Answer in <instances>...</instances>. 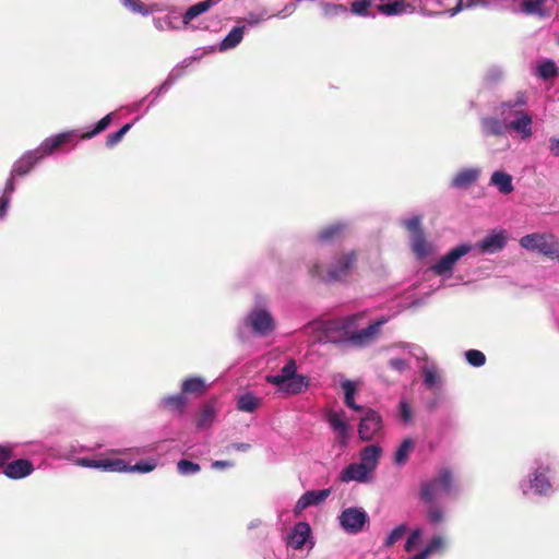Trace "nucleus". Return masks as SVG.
I'll list each match as a JSON object with an SVG mask.
<instances>
[{"label": "nucleus", "instance_id": "obj_54", "mask_svg": "<svg viewBox=\"0 0 559 559\" xmlns=\"http://www.w3.org/2000/svg\"><path fill=\"white\" fill-rule=\"evenodd\" d=\"M400 416L404 423H409L412 420V409L408 403L405 400H402L399 405Z\"/></svg>", "mask_w": 559, "mask_h": 559}, {"label": "nucleus", "instance_id": "obj_29", "mask_svg": "<svg viewBox=\"0 0 559 559\" xmlns=\"http://www.w3.org/2000/svg\"><path fill=\"white\" fill-rule=\"evenodd\" d=\"M489 185L497 188L502 194H509L514 190L512 176L503 170L493 171Z\"/></svg>", "mask_w": 559, "mask_h": 559}, {"label": "nucleus", "instance_id": "obj_61", "mask_svg": "<svg viewBox=\"0 0 559 559\" xmlns=\"http://www.w3.org/2000/svg\"><path fill=\"white\" fill-rule=\"evenodd\" d=\"M234 464L230 461H214L212 463V468L214 469H223L227 467H231Z\"/></svg>", "mask_w": 559, "mask_h": 559}, {"label": "nucleus", "instance_id": "obj_49", "mask_svg": "<svg viewBox=\"0 0 559 559\" xmlns=\"http://www.w3.org/2000/svg\"><path fill=\"white\" fill-rule=\"evenodd\" d=\"M403 226L409 231L411 236L423 233L421 229V217L419 215H413L411 217H407L403 219L402 222Z\"/></svg>", "mask_w": 559, "mask_h": 559}, {"label": "nucleus", "instance_id": "obj_24", "mask_svg": "<svg viewBox=\"0 0 559 559\" xmlns=\"http://www.w3.org/2000/svg\"><path fill=\"white\" fill-rule=\"evenodd\" d=\"M381 455L382 448L379 444H369L360 451V463L373 474Z\"/></svg>", "mask_w": 559, "mask_h": 559}, {"label": "nucleus", "instance_id": "obj_32", "mask_svg": "<svg viewBox=\"0 0 559 559\" xmlns=\"http://www.w3.org/2000/svg\"><path fill=\"white\" fill-rule=\"evenodd\" d=\"M245 29L246 25L235 26L221 41L218 50L223 52L237 47L243 38Z\"/></svg>", "mask_w": 559, "mask_h": 559}, {"label": "nucleus", "instance_id": "obj_2", "mask_svg": "<svg viewBox=\"0 0 559 559\" xmlns=\"http://www.w3.org/2000/svg\"><path fill=\"white\" fill-rule=\"evenodd\" d=\"M368 312L359 311L336 320H329L321 323V328L328 333L326 337L333 340L331 333H338L349 345L355 347H367L379 337L381 328L388 322L381 318L368 323Z\"/></svg>", "mask_w": 559, "mask_h": 559}, {"label": "nucleus", "instance_id": "obj_40", "mask_svg": "<svg viewBox=\"0 0 559 559\" xmlns=\"http://www.w3.org/2000/svg\"><path fill=\"white\" fill-rule=\"evenodd\" d=\"M98 469L123 473L128 471V463L121 459H99Z\"/></svg>", "mask_w": 559, "mask_h": 559}, {"label": "nucleus", "instance_id": "obj_30", "mask_svg": "<svg viewBox=\"0 0 559 559\" xmlns=\"http://www.w3.org/2000/svg\"><path fill=\"white\" fill-rule=\"evenodd\" d=\"M215 4V1L213 0H205L201 1L199 3H195L191 5L181 16V24L183 28L189 27L191 22L197 19L199 15L205 13L209 11L213 5Z\"/></svg>", "mask_w": 559, "mask_h": 559}, {"label": "nucleus", "instance_id": "obj_55", "mask_svg": "<svg viewBox=\"0 0 559 559\" xmlns=\"http://www.w3.org/2000/svg\"><path fill=\"white\" fill-rule=\"evenodd\" d=\"M389 366L394 369V370H397L400 372L404 371L407 367H408V364L405 359L403 358H391L389 360Z\"/></svg>", "mask_w": 559, "mask_h": 559}, {"label": "nucleus", "instance_id": "obj_25", "mask_svg": "<svg viewBox=\"0 0 559 559\" xmlns=\"http://www.w3.org/2000/svg\"><path fill=\"white\" fill-rule=\"evenodd\" d=\"M479 175L480 169L477 167L463 168L453 177L451 186L456 189H466L478 179Z\"/></svg>", "mask_w": 559, "mask_h": 559}, {"label": "nucleus", "instance_id": "obj_36", "mask_svg": "<svg viewBox=\"0 0 559 559\" xmlns=\"http://www.w3.org/2000/svg\"><path fill=\"white\" fill-rule=\"evenodd\" d=\"M206 388L205 381L201 377H191L182 381L181 392L183 394H202Z\"/></svg>", "mask_w": 559, "mask_h": 559}, {"label": "nucleus", "instance_id": "obj_3", "mask_svg": "<svg viewBox=\"0 0 559 559\" xmlns=\"http://www.w3.org/2000/svg\"><path fill=\"white\" fill-rule=\"evenodd\" d=\"M528 99V93L520 90L497 107L499 116L508 122L510 132L521 140H528L533 135V116L526 108Z\"/></svg>", "mask_w": 559, "mask_h": 559}, {"label": "nucleus", "instance_id": "obj_48", "mask_svg": "<svg viewBox=\"0 0 559 559\" xmlns=\"http://www.w3.org/2000/svg\"><path fill=\"white\" fill-rule=\"evenodd\" d=\"M467 362L473 367H481L486 362V356L483 352L477 349H469L465 352Z\"/></svg>", "mask_w": 559, "mask_h": 559}, {"label": "nucleus", "instance_id": "obj_60", "mask_svg": "<svg viewBox=\"0 0 559 559\" xmlns=\"http://www.w3.org/2000/svg\"><path fill=\"white\" fill-rule=\"evenodd\" d=\"M549 152L555 157H559V138L549 139Z\"/></svg>", "mask_w": 559, "mask_h": 559}, {"label": "nucleus", "instance_id": "obj_34", "mask_svg": "<svg viewBox=\"0 0 559 559\" xmlns=\"http://www.w3.org/2000/svg\"><path fill=\"white\" fill-rule=\"evenodd\" d=\"M262 400L251 392L241 394L237 399V408L241 412L253 413L260 405Z\"/></svg>", "mask_w": 559, "mask_h": 559}, {"label": "nucleus", "instance_id": "obj_58", "mask_svg": "<svg viewBox=\"0 0 559 559\" xmlns=\"http://www.w3.org/2000/svg\"><path fill=\"white\" fill-rule=\"evenodd\" d=\"M14 178L15 177H12V174H11L9 179L5 182L2 197H9L11 199V195L15 191Z\"/></svg>", "mask_w": 559, "mask_h": 559}, {"label": "nucleus", "instance_id": "obj_14", "mask_svg": "<svg viewBox=\"0 0 559 559\" xmlns=\"http://www.w3.org/2000/svg\"><path fill=\"white\" fill-rule=\"evenodd\" d=\"M381 428L382 420L380 415L372 409H368L365 412L359 423V438L364 441H370L379 433Z\"/></svg>", "mask_w": 559, "mask_h": 559}, {"label": "nucleus", "instance_id": "obj_7", "mask_svg": "<svg viewBox=\"0 0 559 559\" xmlns=\"http://www.w3.org/2000/svg\"><path fill=\"white\" fill-rule=\"evenodd\" d=\"M355 263V252H344L336 255L326 270L323 269L321 263L313 262L309 266V273L312 277L325 283L343 282L350 275Z\"/></svg>", "mask_w": 559, "mask_h": 559}, {"label": "nucleus", "instance_id": "obj_43", "mask_svg": "<svg viewBox=\"0 0 559 559\" xmlns=\"http://www.w3.org/2000/svg\"><path fill=\"white\" fill-rule=\"evenodd\" d=\"M112 116H114L112 112L106 115L104 118H102L96 123L95 128L92 131L82 133L80 136L84 140H88V139H92L93 136L97 135L98 133L103 132L104 130H106L109 127V124L112 120Z\"/></svg>", "mask_w": 559, "mask_h": 559}, {"label": "nucleus", "instance_id": "obj_18", "mask_svg": "<svg viewBox=\"0 0 559 559\" xmlns=\"http://www.w3.org/2000/svg\"><path fill=\"white\" fill-rule=\"evenodd\" d=\"M326 420L336 435L337 440L343 445L346 444L349 437V425L344 412L331 411L326 415Z\"/></svg>", "mask_w": 559, "mask_h": 559}, {"label": "nucleus", "instance_id": "obj_45", "mask_svg": "<svg viewBox=\"0 0 559 559\" xmlns=\"http://www.w3.org/2000/svg\"><path fill=\"white\" fill-rule=\"evenodd\" d=\"M426 504L428 506L427 519L430 523L439 524L444 521L445 512L441 507L437 506L436 502Z\"/></svg>", "mask_w": 559, "mask_h": 559}, {"label": "nucleus", "instance_id": "obj_9", "mask_svg": "<svg viewBox=\"0 0 559 559\" xmlns=\"http://www.w3.org/2000/svg\"><path fill=\"white\" fill-rule=\"evenodd\" d=\"M245 324L249 326L252 332L260 336H266L273 332L275 328L274 319L267 309L266 299L258 296L252 310L247 314Z\"/></svg>", "mask_w": 559, "mask_h": 559}, {"label": "nucleus", "instance_id": "obj_12", "mask_svg": "<svg viewBox=\"0 0 559 559\" xmlns=\"http://www.w3.org/2000/svg\"><path fill=\"white\" fill-rule=\"evenodd\" d=\"M340 525L349 534L359 533L368 522V514L361 508H347L338 516Z\"/></svg>", "mask_w": 559, "mask_h": 559}, {"label": "nucleus", "instance_id": "obj_31", "mask_svg": "<svg viewBox=\"0 0 559 559\" xmlns=\"http://www.w3.org/2000/svg\"><path fill=\"white\" fill-rule=\"evenodd\" d=\"M155 27L158 31H177L183 29L180 15L171 11L163 17H154Z\"/></svg>", "mask_w": 559, "mask_h": 559}, {"label": "nucleus", "instance_id": "obj_27", "mask_svg": "<svg viewBox=\"0 0 559 559\" xmlns=\"http://www.w3.org/2000/svg\"><path fill=\"white\" fill-rule=\"evenodd\" d=\"M347 230V225L342 222L333 223L326 227H324L318 234V240L321 243H330L341 239Z\"/></svg>", "mask_w": 559, "mask_h": 559}, {"label": "nucleus", "instance_id": "obj_13", "mask_svg": "<svg viewBox=\"0 0 559 559\" xmlns=\"http://www.w3.org/2000/svg\"><path fill=\"white\" fill-rule=\"evenodd\" d=\"M508 242V231L502 228L492 229L480 241L473 245L481 253L493 254L504 249Z\"/></svg>", "mask_w": 559, "mask_h": 559}, {"label": "nucleus", "instance_id": "obj_33", "mask_svg": "<svg viewBox=\"0 0 559 559\" xmlns=\"http://www.w3.org/2000/svg\"><path fill=\"white\" fill-rule=\"evenodd\" d=\"M411 248L418 258H425L431 252V245L426 240L423 233H417L411 236Z\"/></svg>", "mask_w": 559, "mask_h": 559}, {"label": "nucleus", "instance_id": "obj_44", "mask_svg": "<svg viewBox=\"0 0 559 559\" xmlns=\"http://www.w3.org/2000/svg\"><path fill=\"white\" fill-rule=\"evenodd\" d=\"M112 116H114L112 112L106 115L104 118H102L96 123L95 128L92 131L82 133L80 136L84 140H88V139H92L93 136L97 135L98 133L103 132L104 130H106L109 127V124L112 120Z\"/></svg>", "mask_w": 559, "mask_h": 559}, {"label": "nucleus", "instance_id": "obj_35", "mask_svg": "<svg viewBox=\"0 0 559 559\" xmlns=\"http://www.w3.org/2000/svg\"><path fill=\"white\" fill-rule=\"evenodd\" d=\"M319 5L321 14L326 19H333L348 13L347 7L342 3L320 1Z\"/></svg>", "mask_w": 559, "mask_h": 559}, {"label": "nucleus", "instance_id": "obj_53", "mask_svg": "<svg viewBox=\"0 0 559 559\" xmlns=\"http://www.w3.org/2000/svg\"><path fill=\"white\" fill-rule=\"evenodd\" d=\"M13 444H0V466H5L7 462L13 456Z\"/></svg>", "mask_w": 559, "mask_h": 559}, {"label": "nucleus", "instance_id": "obj_41", "mask_svg": "<svg viewBox=\"0 0 559 559\" xmlns=\"http://www.w3.org/2000/svg\"><path fill=\"white\" fill-rule=\"evenodd\" d=\"M408 532V527L406 524H400L395 526L386 536L384 540L385 547H392L394 544L400 542Z\"/></svg>", "mask_w": 559, "mask_h": 559}, {"label": "nucleus", "instance_id": "obj_17", "mask_svg": "<svg viewBox=\"0 0 559 559\" xmlns=\"http://www.w3.org/2000/svg\"><path fill=\"white\" fill-rule=\"evenodd\" d=\"M373 474L368 471L360 462L350 463L340 473V479L343 483L356 481L359 484L369 483Z\"/></svg>", "mask_w": 559, "mask_h": 559}, {"label": "nucleus", "instance_id": "obj_62", "mask_svg": "<svg viewBox=\"0 0 559 559\" xmlns=\"http://www.w3.org/2000/svg\"><path fill=\"white\" fill-rule=\"evenodd\" d=\"M429 557L420 550L419 552L415 554L414 556L409 557L408 559H428Z\"/></svg>", "mask_w": 559, "mask_h": 559}, {"label": "nucleus", "instance_id": "obj_46", "mask_svg": "<svg viewBox=\"0 0 559 559\" xmlns=\"http://www.w3.org/2000/svg\"><path fill=\"white\" fill-rule=\"evenodd\" d=\"M157 466V463L155 460H145L140 461L134 465H130L128 463V471L127 472H135V473H150Z\"/></svg>", "mask_w": 559, "mask_h": 559}, {"label": "nucleus", "instance_id": "obj_20", "mask_svg": "<svg viewBox=\"0 0 559 559\" xmlns=\"http://www.w3.org/2000/svg\"><path fill=\"white\" fill-rule=\"evenodd\" d=\"M554 1L555 0H522L520 11L526 15L548 19L552 14V5L549 3Z\"/></svg>", "mask_w": 559, "mask_h": 559}, {"label": "nucleus", "instance_id": "obj_52", "mask_svg": "<svg viewBox=\"0 0 559 559\" xmlns=\"http://www.w3.org/2000/svg\"><path fill=\"white\" fill-rule=\"evenodd\" d=\"M123 5L131 10L134 13H140L142 15H147L150 13L148 10L144 8V5L136 0H121Z\"/></svg>", "mask_w": 559, "mask_h": 559}, {"label": "nucleus", "instance_id": "obj_28", "mask_svg": "<svg viewBox=\"0 0 559 559\" xmlns=\"http://www.w3.org/2000/svg\"><path fill=\"white\" fill-rule=\"evenodd\" d=\"M340 377V384L344 393V403L345 405L356 412H360L362 407L355 403V395L358 390V384L355 381L345 379L343 376Z\"/></svg>", "mask_w": 559, "mask_h": 559}, {"label": "nucleus", "instance_id": "obj_39", "mask_svg": "<svg viewBox=\"0 0 559 559\" xmlns=\"http://www.w3.org/2000/svg\"><path fill=\"white\" fill-rule=\"evenodd\" d=\"M160 404L165 408L182 413L185 411V408H186V405H187V399H186L185 394L181 392V393H178V394H175V395H170V396L164 397L162 400Z\"/></svg>", "mask_w": 559, "mask_h": 559}, {"label": "nucleus", "instance_id": "obj_1", "mask_svg": "<svg viewBox=\"0 0 559 559\" xmlns=\"http://www.w3.org/2000/svg\"><path fill=\"white\" fill-rule=\"evenodd\" d=\"M376 9L385 16L420 12L424 15L454 16L463 10V0H353L350 12L359 16L372 15Z\"/></svg>", "mask_w": 559, "mask_h": 559}, {"label": "nucleus", "instance_id": "obj_47", "mask_svg": "<svg viewBox=\"0 0 559 559\" xmlns=\"http://www.w3.org/2000/svg\"><path fill=\"white\" fill-rule=\"evenodd\" d=\"M421 536H423V530L421 528H415L413 531L409 532L407 538H406V542H405V545H404V549L406 552H412L413 550L416 549L418 543L420 542L421 539Z\"/></svg>", "mask_w": 559, "mask_h": 559}, {"label": "nucleus", "instance_id": "obj_11", "mask_svg": "<svg viewBox=\"0 0 559 559\" xmlns=\"http://www.w3.org/2000/svg\"><path fill=\"white\" fill-rule=\"evenodd\" d=\"M473 249L474 247L472 243H461L445 253L437 263L432 265L431 270L439 276L450 277L459 260L469 253Z\"/></svg>", "mask_w": 559, "mask_h": 559}, {"label": "nucleus", "instance_id": "obj_4", "mask_svg": "<svg viewBox=\"0 0 559 559\" xmlns=\"http://www.w3.org/2000/svg\"><path fill=\"white\" fill-rule=\"evenodd\" d=\"M555 464L549 459H536L526 477L520 480L519 488L523 496L550 497L555 492L551 475Z\"/></svg>", "mask_w": 559, "mask_h": 559}, {"label": "nucleus", "instance_id": "obj_26", "mask_svg": "<svg viewBox=\"0 0 559 559\" xmlns=\"http://www.w3.org/2000/svg\"><path fill=\"white\" fill-rule=\"evenodd\" d=\"M420 369L424 377V384L428 389L433 390L440 385L441 376L438 367L433 361L429 360L428 358H425L423 365L420 366Z\"/></svg>", "mask_w": 559, "mask_h": 559}, {"label": "nucleus", "instance_id": "obj_5", "mask_svg": "<svg viewBox=\"0 0 559 559\" xmlns=\"http://www.w3.org/2000/svg\"><path fill=\"white\" fill-rule=\"evenodd\" d=\"M78 135V130H69L45 139L38 147L26 152L15 162L11 170L12 177L28 174L39 160L52 154L56 150Z\"/></svg>", "mask_w": 559, "mask_h": 559}, {"label": "nucleus", "instance_id": "obj_23", "mask_svg": "<svg viewBox=\"0 0 559 559\" xmlns=\"http://www.w3.org/2000/svg\"><path fill=\"white\" fill-rule=\"evenodd\" d=\"M481 132L486 136H500L510 132L508 122L503 118L484 117L480 120Z\"/></svg>", "mask_w": 559, "mask_h": 559}, {"label": "nucleus", "instance_id": "obj_15", "mask_svg": "<svg viewBox=\"0 0 559 559\" xmlns=\"http://www.w3.org/2000/svg\"><path fill=\"white\" fill-rule=\"evenodd\" d=\"M295 9H296V5L294 3H290V4L285 5V8L282 11H280L278 13H270L266 8L261 7L254 11L249 12L246 15V17H243L240 22H243L246 27L247 26L254 27V26L259 25L260 23L272 19L273 16H278V17L284 19V17L290 15L295 11Z\"/></svg>", "mask_w": 559, "mask_h": 559}, {"label": "nucleus", "instance_id": "obj_64", "mask_svg": "<svg viewBox=\"0 0 559 559\" xmlns=\"http://www.w3.org/2000/svg\"><path fill=\"white\" fill-rule=\"evenodd\" d=\"M249 447H250V445H249V444H247V443H238V444H236V445H235V448H236L237 450H239V451H246V450H248V449H249Z\"/></svg>", "mask_w": 559, "mask_h": 559}, {"label": "nucleus", "instance_id": "obj_8", "mask_svg": "<svg viewBox=\"0 0 559 559\" xmlns=\"http://www.w3.org/2000/svg\"><path fill=\"white\" fill-rule=\"evenodd\" d=\"M265 381L277 388L278 392L295 395L305 392L309 386V379L297 373L295 360H289L277 374H267Z\"/></svg>", "mask_w": 559, "mask_h": 559}, {"label": "nucleus", "instance_id": "obj_50", "mask_svg": "<svg viewBox=\"0 0 559 559\" xmlns=\"http://www.w3.org/2000/svg\"><path fill=\"white\" fill-rule=\"evenodd\" d=\"M131 128H132V123H127L117 132L108 134L106 138V145L108 147H114L116 144H118L122 140V138L126 135V133Z\"/></svg>", "mask_w": 559, "mask_h": 559}, {"label": "nucleus", "instance_id": "obj_57", "mask_svg": "<svg viewBox=\"0 0 559 559\" xmlns=\"http://www.w3.org/2000/svg\"><path fill=\"white\" fill-rule=\"evenodd\" d=\"M75 463H76V465L82 466V467L97 468L98 469L99 459L92 460V459L82 457V459H78Z\"/></svg>", "mask_w": 559, "mask_h": 559}, {"label": "nucleus", "instance_id": "obj_16", "mask_svg": "<svg viewBox=\"0 0 559 559\" xmlns=\"http://www.w3.org/2000/svg\"><path fill=\"white\" fill-rule=\"evenodd\" d=\"M310 537V525L307 522H298L293 526L288 535L287 544L295 550L302 549V547L307 544L311 549L314 546V542L311 540Z\"/></svg>", "mask_w": 559, "mask_h": 559}, {"label": "nucleus", "instance_id": "obj_42", "mask_svg": "<svg viewBox=\"0 0 559 559\" xmlns=\"http://www.w3.org/2000/svg\"><path fill=\"white\" fill-rule=\"evenodd\" d=\"M445 539L441 535H435L423 550L428 557L441 552L445 547Z\"/></svg>", "mask_w": 559, "mask_h": 559}, {"label": "nucleus", "instance_id": "obj_56", "mask_svg": "<svg viewBox=\"0 0 559 559\" xmlns=\"http://www.w3.org/2000/svg\"><path fill=\"white\" fill-rule=\"evenodd\" d=\"M213 417H214L213 409L209 408V407L205 408L199 419L198 426L204 427V426L209 425L212 421Z\"/></svg>", "mask_w": 559, "mask_h": 559}, {"label": "nucleus", "instance_id": "obj_59", "mask_svg": "<svg viewBox=\"0 0 559 559\" xmlns=\"http://www.w3.org/2000/svg\"><path fill=\"white\" fill-rule=\"evenodd\" d=\"M11 199L9 197H1L0 198V217L4 218L9 206H10Z\"/></svg>", "mask_w": 559, "mask_h": 559}, {"label": "nucleus", "instance_id": "obj_22", "mask_svg": "<svg viewBox=\"0 0 559 559\" xmlns=\"http://www.w3.org/2000/svg\"><path fill=\"white\" fill-rule=\"evenodd\" d=\"M34 472L31 461L25 459L14 460L8 463L3 468V474L11 479H21L29 476Z\"/></svg>", "mask_w": 559, "mask_h": 559}, {"label": "nucleus", "instance_id": "obj_6", "mask_svg": "<svg viewBox=\"0 0 559 559\" xmlns=\"http://www.w3.org/2000/svg\"><path fill=\"white\" fill-rule=\"evenodd\" d=\"M459 492L460 486L453 471L448 466L440 467L433 477L421 480L419 485V499L424 503H433Z\"/></svg>", "mask_w": 559, "mask_h": 559}, {"label": "nucleus", "instance_id": "obj_37", "mask_svg": "<svg viewBox=\"0 0 559 559\" xmlns=\"http://www.w3.org/2000/svg\"><path fill=\"white\" fill-rule=\"evenodd\" d=\"M414 447L415 443L412 439H404L394 453V463L399 466L404 465L414 450Z\"/></svg>", "mask_w": 559, "mask_h": 559}, {"label": "nucleus", "instance_id": "obj_51", "mask_svg": "<svg viewBox=\"0 0 559 559\" xmlns=\"http://www.w3.org/2000/svg\"><path fill=\"white\" fill-rule=\"evenodd\" d=\"M177 469L181 475H192L200 471V465L188 460H180Z\"/></svg>", "mask_w": 559, "mask_h": 559}, {"label": "nucleus", "instance_id": "obj_21", "mask_svg": "<svg viewBox=\"0 0 559 559\" xmlns=\"http://www.w3.org/2000/svg\"><path fill=\"white\" fill-rule=\"evenodd\" d=\"M183 73V67L178 66L171 70V72L168 74L167 79L156 88H154L148 96L141 99L139 103L134 104L130 107L131 111H134L139 108V106L148 97H153L151 103H154L159 96H162L164 93H166L170 86L182 75Z\"/></svg>", "mask_w": 559, "mask_h": 559}, {"label": "nucleus", "instance_id": "obj_10", "mask_svg": "<svg viewBox=\"0 0 559 559\" xmlns=\"http://www.w3.org/2000/svg\"><path fill=\"white\" fill-rule=\"evenodd\" d=\"M522 248L538 252L548 258H555L559 252V240L554 234L549 233H533L523 236L520 239Z\"/></svg>", "mask_w": 559, "mask_h": 559}, {"label": "nucleus", "instance_id": "obj_38", "mask_svg": "<svg viewBox=\"0 0 559 559\" xmlns=\"http://www.w3.org/2000/svg\"><path fill=\"white\" fill-rule=\"evenodd\" d=\"M535 74L543 80H549L557 76L558 68L554 60L545 59L537 64Z\"/></svg>", "mask_w": 559, "mask_h": 559}, {"label": "nucleus", "instance_id": "obj_63", "mask_svg": "<svg viewBox=\"0 0 559 559\" xmlns=\"http://www.w3.org/2000/svg\"><path fill=\"white\" fill-rule=\"evenodd\" d=\"M260 525H261V521L257 519V520H253V521H251L249 523L248 528L252 530V528H255V527H258Z\"/></svg>", "mask_w": 559, "mask_h": 559}, {"label": "nucleus", "instance_id": "obj_19", "mask_svg": "<svg viewBox=\"0 0 559 559\" xmlns=\"http://www.w3.org/2000/svg\"><path fill=\"white\" fill-rule=\"evenodd\" d=\"M331 495V489L306 491L296 502L294 513L299 516L307 508L318 506Z\"/></svg>", "mask_w": 559, "mask_h": 559}]
</instances>
